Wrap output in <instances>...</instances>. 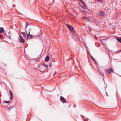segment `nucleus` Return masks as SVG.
<instances>
[{
	"label": "nucleus",
	"mask_w": 121,
	"mask_h": 121,
	"mask_svg": "<svg viewBox=\"0 0 121 121\" xmlns=\"http://www.w3.org/2000/svg\"><path fill=\"white\" fill-rule=\"evenodd\" d=\"M80 1H81H81H82V0H80Z\"/></svg>",
	"instance_id": "nucleus-21"
},
{
	"label": "nucleus",
	"mask_w": 121,
	"mask_h": 121,
	"mask_svg": "<svg viewBox=\"0 0 121 121\" xmlns=\"http://www.w3.org/2000/svg\"><path fill=\"white\" fill-rule=\"evenodd\" d=\"M22 34L23 36L24 37H26V34L24 32H22Z\"/></svg>",
	"instance_id": "nucleus-11"
},
{
	"label": "nucleus",
	"mask_w": 121,
	"mask_h": 121,
	"mask_svg": "<svg viewBox=\"0 0 121 121\" xmlns=\"http://www.w3.org/2000/svg\"><path fill=\"white\" fill-rule=\"evenodd\" d=\"M116 39L119 42L121 43V38H119L117 37Z\"/></svg>",
	"instance_id": "nucleus-8"
},
{
	"label": "nucleus",
	"mask_w": 121,
	"mask_h": 121,
	"mask_svg": "<svg viewBox=\"0 0 121 121\" xmlns=\"http://www.w3.org/2000/svg\"><path fill=\"white\" fill-rule=\"evenodd\" d=\"M60 99L61 101L63 103H65L66 102V99L62 96H61L60 97Z\"/></svg>",
	"instance_id": "nucleus-4"
},
{
	"label": "nucleus",
	"mask_w": 121,
	"mask_h": 121,
	"mask_svg": "<svg viewBox=\"0 0 121 121\" xmlns=\"http://www.w3.org/2000/svg\"><path fill=\"white\" fill-rule=\"evenodd\" d=\"M111 72H114V71L112 69H109L106 70V72L110 74H111Z\"/></svg>",
	"instance_id": "nucleus-3"
},
{
	"label": "nucleus",
	"mask_w": 121,
	"mask_h": 121,
	"mask_svg": "<svg viewBox=\"0 0 121 121\" xmlns=\"http://www.w3.org/2000/svg\"><path fill=\"white\" fill-rule=\"evenodd\" d=\"M91 58H92L93 59V60L94 61H96L95 60V59L92 56H91Z\"/></svg>",
	"instance_id": "nucleus-16"
},
{
	"label": "nucleus",
	"mask_w": 121,
	"mask_h": 121,
	"mask_svg": "<svg viewBox=\"0 0 121 121\" xmlns=\"http://www.w3.org/2000/svg\"><path fill=\"white\" fill-rule=\"evenodd\" d=\"M83 18L85 19H86V21H89V19L88 18H85L84 17H83Z\"/></svg>",
	"instance_id": "nucleus-13"
},
{
	"label": "nucleus",
	"mask_w": 121,
	"mask_h": 121,
	"mask_svg": "<svg viewBox=\"0 0 121 121\" xmlns=\"http://www.w3.org/2000/svg\"><path fill=\"white\" fill-rule=\"evenodd\" d=\"M66 26L69 28L70 31L71 32H73L74 31V30L73 28L69 24H67L66 25Z\"/></svg>",
	"instance_id": "nucleus-2"
},
{
	"label": "nucleus",
	"mask_w": 121,
	"mask_h": 121,
	"mask_svg": "<svg viewBox=\"0 0 121 121\" xmlns=\"http://www.w3.org/2000/svg\"><path fill=\"white\" fill-rule=\"evenodd\" d=\"M19 41L20 42L22 43H24V40L23 39L22 36L20 35L18 38Z\"/></svg>",
	"instance_id": "nucleus-1"
},
{
	"label": "nucleus",
	"mask_w": 121,
	"mask_h": 121,
	"mask_svg": "<svg viewBox=\"0 0 121 121\" xmlns=\"http://www.w3.org/2000/svg\"><path fill=\"white\" fill-rule=\"evenodd\" d=\"M4 29L3 28H0V33H2L3 32H4Z\"/></svg>",
	"instance_id": "nucleus-9"
},
{
	"label": "nucleus",
	"mask_w": 121,
	"mask_h": 121,
	"mask_svg": "<svg viewBox=\"0 0 121 121\" xmlns=\"http://www.w3.org/2000/svg\"><path fill=\"white\" fill-rule=\"evenodd\" d=\"M13 6L15 7V5L14 6V5H13Z\"/></svg>",
	"instance_id": "nucleus-22"
},
{
	"label": "nucleus",
	"mask_w": 121,
	"mask_h": 121,
	"mask_svg": "<svg viewBox=\"0 0 121 121\" xmlns=\"http://www.w3.org/2000/svg\"><path fill=\"white\" fill-rule=\"evenodd\" d=\"M29 24L27 22H26V27L27 28L28 26V25Z\"/></svg>",
	"instance_id": "nucleus-15"
},
{
	"label": "nucleus",
	"mask_w": 121,
	"mask_h": 121,
	"mask_svg": "<svg viewBox=\"0 0 121 121\" xmlns=\"http://www.w3.org/2000/svg\"><path fill=\"white\" fill-rule=\"evenodd\" d=\"M98 72H99V73L101 75H102L104 77V75H103L102 73L100 72V71H98Z\"/></svg>",
	"instance_id": "nucleus-12"
},
{
	"label": "nucleus",
	"mask_w": 121,
	"mask_h": 121,
	"mask_svg": "<svg viewBox=\"0 0 121 121\" xmlns=\"http://www.w3.org/2000/svg\"><path fill=\"white\" fill-rule=\"evenodd\" d=\"M55 74H56V73H55Z\"/></svg>",
	"instance_id": "nucleus-23"
},
{
	"label": "nucleus",
	"mask_w": 121,
	"mask_h": 121,
	"mask_svg": "<svg viewBox=\"0 0 121 121\" xmlns=\"http://www.w3.org/2000/svg\"><path fill=\"white\" fill-rule=\"evenodd\" d=\"M49 60V57L48 56H47L45 59V60L46 62L48 61Z\"/></svg>",
	"instance_id": "nucleus-10"
},
{
	"label": "nucleus",
	"mask_w": 121,
	"mask_h": 121,
	"mask_svg": "<svg viewBox=\"0 0 121 121\" xmlns=\"http://www.w3.org/2000/svg\"><path fill=\"white\" fill-rule=\"evenodd\" d=\"M4 103H10V101H4Z\"/></svg>",
	"instance_id": "nucleus-14"
},
{
	"label": "nucleus",
	"mask_w": 121,
	"mask_h": 121,
	"mask_svg": "<svg viewBox=\"0 0 121 121\" xmlns=\"http://www.w3.org/2000/svg\"><path fill=\"white\" fill-rule=\"evenodd\" d=\"M12 108V107H9L8 108V109L9 110H10V109H11Z\"/></svg>",
	"instance_id": "nucleus-17"
},
{
	"label": "nucleus",
	"mask_w": 121,
	"mask_h": 121,
	"mask_svg": "<svg viewBox=\"0 0 121 121\" xmlns=\"http://www.w3.org/2000/svg\"><path fill=\"white\" fill-rule=\"evenodd\" d=\"M52 63V62L50 63V65H49V66L50 67L51 66V65Z\"/></svg>",
	"instance_id": "nucleus-19"
},
{
	"label": "nucleus",
	"mask_w": 121,
	"mask_h": 121,
	"mask_svg": "<svg viewBox=\"0 0 121 121\" xmlns=\"http://www.w3.org/2000/svg\"><path fill=\"white\" fill-rule=\"evenodd\" d=\"M30 30L29 32V34H28L27 36V38H31L32 37V35H30Z\"/></svg>",
	"instance_id": "nucleus-6"
},
{
	"label": "nucleus",
	"mask_w": 121,
	"mask_h": 121,
	"mask_svg": "<svg viewBox=\"0 0 121 121\" xmlns=\"http://www.w3.org/2000/svg\"><path fill=\"white\" fill-rule=\"evenodd\" d=\"M105 15L103 11H100L99 13V15L101 16H103Z\"/></svg>",
	"instance_id": "nucleus-5"
},
{
	"label": "nucleus",
	"mask_w": 121,
	"mask_h": 121,
	"mask_svg": "<svg viewBox=\"0 0 121 121\" xmlns=\"http://www.w3.org/2000/svg\"><path fill=\"white\" fill-rule=\"evenodd\" d=\"M47 66H48V65H44V67L46 68L47 67Z\"/></svg>",
	"instance_id": "nucleus-18"
},
{
	"label": "nucleus",
	"mask_w": 121,
	"mask_h": 121,
	"mask_svg": "<svg viewBox=\"0 0 121 121\" xmlns=\"http://www.w3.org/2000/svg\"><path fill=\"white\" fill-rule=\"evenodd\" d=\"M96 0V1H102V0Z\"/></svg>",
	"instance_id": "nucleus-20"
},
{
	"label": "nucleus",
	"mask_w": 121,
	"mask_h": 121,
	"mask_svg": "<svg viewBox=\"0 0 121 121\" xmlns=\"http://www.w3.org/2000/svg\"><path fill=\"white\" fill-rule=\"evenodd\" d=\"M10 99H11L12 100L13 98V95L11 91L10 90Z\"/></svg>",
	"instance_id": "nucleus-7"
}]
</instances>
